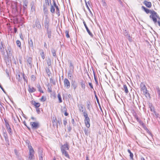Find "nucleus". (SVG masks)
<instances>
[{
	"instance_id": "nucleus-1",
	"label": "nucleus",
	"mask_w": 160,
	"mask_h": 160,
	"mask_svg": "<svg viewBox=\"0 0 160 160\" xmlns=\"http://www.w3.org/2000/svg\"><path fill=\"white\" fill-rule=\"evenodd\" d=\"M141 93L144 95L148 99L150 98V94L145 85L142 83H141Z\"/></svg>"
},
{
	"instance_id": "nucleus-2",
	"label": "nucleus",
	"mask_w": 160,
	"mask_h": 160,
	"mask_svg": "<svg viewBox=\"0 0 160 160\" xmlns=\"http://www.w3.org/2000/svg\"><path fill=\"white\" fill-rule=\"evenodd\" d=\"M69 149V146L67 143L64 144L62 145L61 147V149L62 155L68 158H69V154L66 151V150H68Z\"/></svg>"
},
{
	"instance_id": "nucleus-3",
	"label": "nucleus",
	"mask_w": 160,
	"mask_h": 160,
	"mask_svg": "<svg viewBox=\"0 0 160 160\" xmlns=\"http://www.w3.org/2000/svg\"><path fill=\"white\" fill-rule=\"evenodd\" d=\"M151 15L150 16V18L152 19L155 23L157 22V18H159L157 13L154 11L152 10L150 13Z\"/></svg>"
},
{
	"instance_id": "nucleus-4",
	"label": "nucleus",
	"mask_w": 160,
	"mask_h": 160,
	"mask_svg": "<svg viewBox=\"0 0 160 160\" xmlns=\"http://www.w3.org/2000/svg\"><path fill=\"white\" fill-rule=\"evenodd\" d=\"M33 28L35 27L37 28L39 30L41 29L42 28L40 22L38 19H37L35 20V23L33 24L32 26Z\"/></svg>"
},
{
	"instance_id": "nucleus-5",
	"label": "nucleus",
	"mask_w": 160,
	"mask_h": 160,
	"mask_svg": "<svg viewBox=\"0 0 160 160\" xmlns=\"http://www.w3.org/2000/svg\"><path fill=\"white\" fill-rule=\"evenodd\" d=\"M32 129H36L39 128L40 126L38 122H31L30 123Z\"/></svg>"
},
{
	"instance_id": "nucleus-6",
	"label": "nucleus",
	"mask_w": 160,
	"mask_h": 160,
	"mask_svg": "<svg viewBox=\"0 0 160 160\" xmlns=\"http://www.w3.org/2000/svg\"><path fill=\"white\" fill-rule=\"evenodd\" d=\"M5 49L6 48L5 44L1 42L0 44V51L3 55H4L5 53Z\"/></svg>"
},
{
	"instance_id": "nucleus-7",
	"label": "nucleus",
	"mask_w": 160,
	"mask_h": 160,
	"mask_svg": "<svg viewBox=\"0 0 160 160\" xmlns=\"http://www.w3.org/2000/svg\"><path fill=\"white\" fill-rule=\"evenodd\" d=\"M64 86L67 89H69L70 87V83L69 80L66 78H65L64 80Z\"/></svg>"
},
{
	"instance_id": "nucleus-8",
	"label": "nucleus",
	"mask_w": 160,
	"mask_h": 160,
	"mask_svg": "<svg viewBox=\"0 0 160 160\" xmlns=\"http://www.w3.org/2000/svg\"><path fill=\"white\" fill-rule=\"evenodd\" d=\"M45 27L47 29H49V20L47 16L45 18L44 22Z\"/></svg>"
},
{
	"instance_id": "nucleus-9",
	"label": "nucleus",
	"mask_w": 160,
	"mask_h": 160,
	"mask_svg": "<svg viewBox=\"0 0 160 160\" xmlns=\"http://www.w3.org/2000/svg\"><path fill=\"white\" fill-rule=\"evenodd\" d=\"M141 124L142 127L147 132L150 136H152V134L149 130L147 128V126L143 122H141Z\"/></svg>"
},
{
	"instance_id": "nucleus-10",
	"label": "nucleus",
	"mask_w": 160,
	"mask_h": 160,
	"mask_svg": "<svg viewBox=\"0 0 160 160\" xmlns=\"http://www.w3.org/2000/svg\"><path fill=\"white\" fill-rule=\"evenodd\" d=\"M11 49V48L10 46L8 47L7 49H5V51L7 52V55L8 56H12Z\"/></svg>"
},
{
	"instance_id": "nucleus-11",
	"label": "nucleus",
	"mask_w": 160,
	"mask_h": 160,
	"mask_svg": "<svg viewBox=\"0 0 160 160\" xmlns=\"http://www.w3.org/2000/svg\"><path fill=\"white\" fill-rule=\"evenodd\" d=\"M3 135L4 137L6 143L8 145H9V141L6 132H4L3 133Z\"/></svg>"
},
{
	"instance_id": "nucleus-12",
	"label": "nucleus",
	"mask_w": 160,
	"mask_h": 160,
	"mask_svg": "<svg viewBox=\"0 0 160 160\" xmlns=\"http://www.w3.org/2000/svg\"><path fill=\"white\" fill-rule=\"evenodd\" d=\"M83 23L84 25V26L85 27V28L86 29V30L87 32H88V34L90 35V36L92 37H93V35L92 34V33L90 32L89 30V29L88 28V27L85 22L84 21H83Z\"/></svg>"
},
{
	"instance_id": "nucleus-13",
	"label": "nucleus",
	"mask_w": 160,
	"mask_h": 160,
	"mask_svg": "<svg viewBox=\"0 0 160 160\" xmlns=\"http://www.w3.org/2000/svg\"><path fill=\"white\" fill-rule=\"evenodd\" d=\"M28 47L30 49H33V44L32 40L31 39L28 40Z\"/></svg>"
},
{
	"instance_id": "nucleus-14",
	"label": "nucleus",
	"mask_w": 160,
	"mask_h": 160,
	"mask_svg": "<svg viewBox=\"0 0 160 160\" xmlns=\"http://www.w3.org/2000/svg\"><path fill=\"white\" fill-rule=\"evenodd\" d=\"M52 122L54 127L56 126L57 128H58V122L56 118H53L52 120Z\"/></svg>"
},
{
	"instance_id": "nucleus-15",
	"label": "nucleus",
	"mask_w": 160,
	"mask_h": 160,
	"mask_svg": "<svg viewBox=\"0 0 160 160\" xmlns=\"http://www.w3.org/2000/svg\"><path fill=\"white\" fill-rule=\"evenodd\" d=\"M74 71L72 70H69L68 72V77L69 79H72L73 75L72 73Z\"/></svg>"
},
{
	"instance_id": "nucleus-16",
	"label": "nucleus",
	"mask_w": 160,
	"mask_h": 160,
	"mask_svg": "<svg viewBox=\"0 0 160 160\" xmlns=\"http://www.w3.org/2000/svg\"><path fill=\"white\" fill-rule=\"evenodd\" d=\"M39 156V160H43V151L42 150L40 149L38 150Z\"/></svg>"
},
{
	"instance_id": "nucleus-17",
	"label": "nucleus",
	"mask_w": 160,
	"mask_h": 160,
	"mask_svg": "<svg viewBox=\"0 0 160 160\" xmlns=\"http://www.w3.org/2000/svg\"><path fill=\"white\" fill-rule=\"evenodd\" d=\"M143 3L148 8H150L152 6V3L150 2H148L146 0H144Z\"/></svg>"
},
{
	"instance_id": "nucleus-18",
	"label": "nucleus",
	"mask_w": 160,
	"mask_h": 160,
	"mask_svg": "<svg viewBox=\"0 0 160 160\" xmlns=\"http://www.w3.org/2000/svg\"><path fill=\"white\" fill-rule=\"evenodd\" d=\"M23 10L24 12H25L27 8V5L28 3V2L27 0H25L23 2Z\"/></svg>"
},
{
	"instance_id": "nucleus-19",
	"label": "nucleus",
	"mask_w": 160,
	"mask_h": 160,
	"mask_svg": "<svg viewBox=\"0 0 160 160\" xmlns=\"http://www.w3.org/2000/svg\"><path fill=\"white\" fill-rule=\"evenodd\" d=\"M32 58L29 57L27 60V62L28 64V65L30 67H32Z\"/></svg>"
},
{
	"instance_id": "nucleus-20",
	"label": "nucleus",
	"mask_w": 160,
	"mask_h": 160,
	"mask_svg": "<svg viewBox=\"0 0 160 160\" xmlns=\"http://www.w3.org/2000/svg\"><path fill=\"white\" fill-rule=\"evenodd\" d=\"M142 9L147 14L150 13L152 11V10H151L143 6L142 7Z\"/></svg>"
},
{
	"instance_id": "nucleus-21",
	"label": "nucleus",
	"mask_w": 160,
	"mask_h": 160,
	"mask_svg": "<svg viewBox=\"0 0 160 160\" xmlns=\"http://www.w3.org/2000/svg\"><path fill=\"white\" fill-rule=\"evenodd\" d=\"M71 86L74 90H75L77 87V84L75 81H72L71 82Z\"/></svg>"
},
{
	"instance_id": "nucleus-22",
	"label": "nucleus",
	"mask_w": 160,
	"mask_h": 160,
	"mask_svg": "<svg viewBox=\"0 0 160 160\" xmlns=\"http://www.w3.org/2000/svg\"><path fill=\"white\" fill-rule=\"evenodd\" d=\"M32 104L37 108L39 107L40 105V103L36 102L34 101H32Z\"/></svg>"
},
{
	"instance_id": "nucleus-23",
	"label": "nucleus",
	"mask_w": 160,
	"mask_h": 160,
	"mask_svg": "<svg viewBox=\"0 0 160 160\" xmlns=\"http://www.w3.org/2000/svg\"><path fill=\"white\" fill-rule=\"evenodd\" d=\"M28 91L30 93H32L36 91V89L34 88L29 86Z\"/></svg>"
},
{
	"instance_id": "nucleus-24",
	"label": "nucleus",
	"mask_w": 160,
	"mask_h": 160,
	"mask_svg": "<svg viewBox=\"0 0 160 160\" xmlns=\"http://www.w3.org/2000/svg\"><path fill=\"white\" fill-rule=\"evenodd\" d=\"M46 34L47 35L48 38H51L52 37L51 31L49 29H47Z\"/></svg>"
},
{
	"instance_id": "nucleus-25",
	"label": "nucleus",
	"mask_w": 160,
	"mask_h": 160,
	"mask_svg": "<svg viewBox=\"0 0 160 160\" xmlns=\"http://www.w3.org/2000/svg\"><path fill=\"white\" fill-rule=\"evenodd\" d=\"M78 107L79 109V110L80 112H83L84 111L83 109V105L82 104H79L78 105Z\"/></svg>"
},
{
	"instance_id": "nucleus-26",
	"label": "nucleus",
	"mask_w": 160,
	"mask_h": 160,
	"mask_svg": "<svg viewBox=\"0 0 160 160\" xmlns=\"http://www.w3.org/2000/svg\"><path fill=\"white\" fill-rule=\"evenodd\" d=\"M80 85H81V87H82V88L83 89H84L85 88V81H84L82 80L80 82Z\"/></svg>"
},
{
	"instance_id": "nucleus-27",
	"label": "nucleus",
	"mask_w": 160,
	"mask_h": 160,
	"mask_svg": "<svg viewBox=\"0 0 160 160\" xmlns=\"http://www.w3.org/2000/svg\"><path fill=\"white\" fill-rule=\"evenodd\" d=\"M122 89L124 91L126 94H127L128 92V88L126 85H123V88H122Z\"/></svg>"
},
{
	"instance_id": "nucleus-28",
	"label": "nucleus",
	"mask_w": 160,
	"mask_h": 160,
	"mask_svg": "<svg viewBox=\"0 0 160 160\" xmlns=\"http://www.w3.org/2000/svg\"><path fill=\"white\" fill-rule=\"evenodd\" d=\"M87 108L88 110L90 111L91 109L90 108V106L91 105V103L89 101H88L86 102Z\"/></svg>"
},
{
	"instance_id": "nucleus-29",
	"label": "nucleus",
	"mask_w": 160,
	"mask_h": 160,
	"mask_svg": "<svg viewBox=\"0 0 160 160\" xmlns=\"http://www.w3.org/2000/svg\"><path fill=\"white\" fill-rule=\"evenodd\" d=\"M51 8H50V12L52 13H54L55 12V7L54 6L52 5V4H51Z\"/></svg>"
},
{
	"instance_id": "nucleus-30",
	"label": "nucleus",
	"mask_w": 160,
	"mask_h": 160,
	"mask_svg": "<svg viewBox=\"0 0 160 160\" xmlns=\"http://www.w3.org/2000/svg\"><path fill=\"white\" fill-rule=\"evenodd\" d=\"M47 64L48 66H51V60L50 58H48L47 60Z\"/></svg>"
},
{
	"instance_id": "nucleus-31",
	"label": "nucleus",
	"mask_w": 160,
	"mask_h": 160,
	"mask_svg": "<svg viewBox=\"0 0 160 160\" xmlns=\"http://www.w3.org/2000/svg\"><path fill=\"white\" fill-rule=\"evenodd\" d=\"M70 65H69V68L70 70H72L74 71V66L72 64V63L71 62H69Z\"/></svg>"
},
{
	"instance_id": "nucleus-32",
	"label": "nucleus",
	"mask_w": 160,
	"mask_h": 160,
	"mask_svg": "<svg viewBox=\"0 0 160 160\" xmlns=\"http://www.w3.org/2000/svg\"><path fill=\"white\" fill-rule=\"evenodd\" d=\"M56 8V14H57L58 16H59L60 14V10L58 6L55 7Z\"/></svg>"
},
{
	"instance_id": "nucleus-33",
	"label": "nucleus",
	"mask_w": 160,
	"mask_h": 160,
	"mask_svg": "<svg viewBox=\"0 0 160 160\" xmlns=\"http://www.w3.org/2000/svg\"><path fill=\"white\" fill-rule=\"evenodd\" d=\"M90 121H84L86 127L87 128H89L90 127Z\"/></svg>"
},
{
	"instance_id": "nucleus-34",
	"label": "nucleus",
	"mask_w": 160,
	"mask_h": 160,
	"mask_svg": "<svg viewBox=\"0 0 160 160\" xmlns=\"http://www.w3.org/2000/svg\"><path fill=\"white\" fill-rule=\"evenodd\" d=\"M45 3L46 6H49L51 4V0H45Z\"/></svg>"
},
{
	"instance_id": "nucleus-35",
	"label": "nucleus",
	"mask_w": 160,
	"mask_h": 160,
	"mask_svg": "<svg viewBox=\"0 0 160 160\" xmlns=\"http://www.w3.org/2000/svg\"><path fill=\"white\" fill-rule=\"evenodd\" d=\"M37 88H38V91L39 92H40L41 93H43V92L42 89V88L39 85H37Z\"/></svg>"
},
{
	"instance_id": "nucleus-36",
	"label": "nucleus",
	"mask_w": 160,
	"mask_h": 160,
	"mask_svg": "<svg viewBox=\"0 0 160 160\" xmlns=\"http://www.w3.org/2000/svg\"><path fill=\"white\" fill-rule=\"evenodd\" d=\"M58 97L59 100V102L61 103L62 102V99L61 95L60 93H58Z\"/></svg>"
},
{
	"instance_id": "nucleus-37",
	"label": "nucleus",
	"mask_w": 160,
	"mask_h": 160,
	"mask_svg": "<svg viewBox=\"0 0 160 160\" xmlns=\"http://www.w3.org/2000/svg\"><path fill=\"white\" fill-rule=\"evenodd\" d=\"M51 52L53 56L56 57V51L53 48H52L51 49Z\"/></svg>"
},
{
	"instance_id": "nucleus-38",
	"label": "nucleus",
	"mask_w": 160,
	"mask_h": 160,
	"mask_svg": "<svg viewBox=\"0 0 160 160\" xmlns=\"http://www.w3.org/2000/svg\"><path fill=\"white\" fill-rule=\"evenodd\" d=\"M16 44L18 47L20 48L21 49L22 48L21 43L20 41L19 40H17L16 41Z\"/></svg>"
},
{
	"instance_id": "nucleus-39",
	"label": "nucleus",
	"mask_w": 160,
	"mask_h": 160,
	"mask_svg": "<svg viewBox=\"0 0 160 160\" xmlns=\"http://www.w3.org/2000/svg\"><path fill=\"white\" fill-rule=\"evenodd\" d=\"M84 132L86 136H88L89 135L88 129V128H84Z\"/></svg>"
},
{
	"instance_id": "nucleus-40",
	"label": "nucleus",
	"mask_w": 160,
	"mask_h": 160,
	"mask_svg": "<svg viewBox=\"0 0 160 160\" xmlns=\"http://www.w3.org/2000/svg\"><path fill=\"white\" fill-rule=\"evenodd\" d=\"M47 87H48V92H52V86H49V84H48L47 85Z\"/></svg>"
},
{
	"instance_id": "nucleus-41",
	"label": "nucleus",
	"mask_w": 160,
	"mask_h": 160,
	"mask_svg": "<svg viewBox=\"0 0 160 160\" xmlns=\"http://www.w3.org/2000/svg\"><path fill=\"white\" fill-rule=\"evenodd\" d=\"M83 115L84 116L85 118L88 117L87 111L86 109L85 110L84 112H83Z\"/></svg>"
},
{
	"instance_id": "nucleus-42",
	"label": "nucleus",
	"mask_w": 160,
	"mask_h": 160,
	"mask_svg": "<svg viewBox=\"0 0 160 160\" xmlns=\"http://www.w3.org/2000/svg\"><path fill=\"white\" fill-rule=\"evenodd\" d=\"M86 6L87 7V8H88V10H89L91 15L92 16H93V14L92 13V12L90 10L89 7L88 6V4L87 3V2H86Z\"/></svg>"
},
{
	"instance_id": "nucleus-43",
	"label": "nucleus",
	"mask_w": 160,
	"mask_h": 160,
	"mask_svg": "<svg viewBox=\"0 0 160 160\" xmlns=\"http://www.w3.org/2000/svg\"><path fill=\"white\" fill-rule=\"evenodd\" d=\"M128 153H130V156L131 158V159H132L133 158V153L132 152H131V151L129 149H128Z\"/></svg>"
},
{
	"instance_id": "nucleus-44",
	"label": "nucleus",
	"mask_w": 160,
	"mask_h": 160,
	"mask_svg": "<svg viewBox=\"0 0 160 160\" xmlns=\"http://www.w3.org/2000/svg\"><path fill=\"white\" fill-rule=\"evenodd\" d=\"M46 72L48 76L49 77L50 75L51 74V73L50 71V70L49 68H47L46 70Z\"/></svg>"
},
{
	"instance_id": "nucleus-45",
	"label": "nucleus",
	"mask_w": 160,
	"mask_h": 160,
	"mask_svg": "<svg viewBox=\"0 0 160 160\" xmlns=\"http://www.w3.org/2000/svg\"><path fill=\"white\" fill-rule=\"evenodd\" d=\"M7 130L10 135L11 136L12 134V131L11 128H9L7 129Z\"/></svg>"
},
{
	"instance_id": "nucleus-46",
	"label": "nucleus",
	"mask_w": 160,
	"mask_h": 160,
	"mask_svg": "<svg viewBox=\"0 0 160 160\" xmlns=\"http://www.w3.org/2000/svg\"><path fill=\"white\" fill-rule=\"evenodd\" d=\"M50 81L51 83H52L53 85H55L56 84V82L55 80L52 78H50Z\"/></svg>"
},
{
	"instance_id": "nucleus-47",
	"label": "nucleus",
	"mask_w": 160,
	"mask_h": 160,
	"mask_svg": "<svg viewBox=\"0 0 160 160\" xmlns=\"http://www.w3.org/2000/svg\"><path fill=\"white\" fill-rule=\"evenodd\" d=\"M23 79L24 81L27 82V77L25 75V74H23Z\"/></svg>"
},
{
	"instance_id": "nucleus-48",
	"label": "nucleus",
	"mask_w": 160,
	"mask_h": 160,
	"mask_svg": "<svg viewBox=\"0 0 160 160\" xmlns=\"http://www.w3.org/2000/svg\"><path fill=\"white\" fill-rule=\"evenodd\" d=\"M5 125H6V128H7V129H8L9 128H10V125L6 121H5Z\"/></svg>"
},
{
	"instance_id": "nucleus-49",
	"label": "nucleus",
	"mask_w": 160,
	"mask_h": 160,
	"mask_svg": "<svg viewBox=\"0 0 160 160\" xmlns=\"http://www.w3.org/2000/svg\"><path fill=\"white\" fill-rule=\"evenodd\" d=\"M65 33L66 34V36L67 38H69L70 36L69 34V31L68 30H66L65 31Z\"/></svg>"
},
{
	"instance_id": "nucleus-50",
	"label": "nucleus",
	"mask_w": 160,
	"mask_h": 160,
	"mask_svg": "<svg viewBox=\"0 0 160 160\" xmlns=\"http://www.w3.org/2000/svg\"><path fill=\"white\" fill-rule=\"evenodd\" d=\"M29 151L30 154H31H31H33L34 153V151L33 148L29 149Z\"/></svg>"
},
{
	"instance_id": "nucleus-51",
	"label": "nucleus",
	"mask_w": 160,
	"mask_h": 160,
	"mask_svg": "<svg viewBox=\"0 0 160 160\" xmlns=\"http://www.w3.org/2000/svg\"><path fill=\"white\" fill-rule=\"evenodd\" d=\"M40 55H41L42 58L43 59H44L45 58V55L44 54V52L42 51V52L40 53Z\"/></svg>"
},
{
	"instance_id": "nucleus-52",
	"label": "nucleus",
	"mask_w": 160,
	"mask_h": 160,
	"mask_svg": "<svg viewBox=\"0 0 160 160\" xmlns=\"http://www.w3.org/2000/svg\"><path fill=\"white\" fill-rule=\"evenodd\" d=\"M124 35L126 36L127 37L128 36H129V35L128 34V32L126 30H125L123 32Z\"/></svg>"
},
{
	"instance_id": "nucleus-53",
	"label": "nucleus",
	"mask_w": 160,
	"mask_h": 160,
	"mask_svg": "<svg viewBox=\"0 0 160 160\" xmlns=\"http://www.w3.org/2000/svg\"><path fill=\"white\" fill-rule=\"evenodd\" d=\"M31 79L33 81H35L36 79V77L33 75H32L31 77Z\"/></svg>"
},
{
	"instance_id": "nucleus-54",
	"label": "nucleus",
	"mask_w": 160,
	"mask_h": 160,
	"mask_svg": "<svg viewBox=\"0 0 160 160\" xmlns=\"http://www.w3.org/2000/svg\"><path fill=\"white\" fill-rule=\"evenodd\" d=\"M127 38H128L129 41L130 42H131L132 41V37H131L130 36V35H129V36H128V37H126Z\"/></svg>"
},
{
	"instance_id": "nucleus-55",
	"label": "nucleus",
	"mask_w": 160,
	"mask_h": 160,
	"mask_svg": "<svg viewBox=\"0 0 160 160\" xmlns=\"http://www.w3.org/2000/svg\"><path fill=\"white\" fill-rule=\"evenodd\" d=\"M40 100L42 102L45 101L46 100V98H44L43 96H42Z\"/></svg>"
},
{
	"instance_id": "nucleus-56",
	"label": "nucleus",
	"mask_w": 160,
	"mask_h": 160,
	"mask_svg": "<svg viewBox=\"0 0 160 160\" xmlns=\"http://www.w3.org/2000/svg\"><path fill=\"white\" fill-rule=\"evenodd\" d=\"M135 118L136 119V120H137V121L140 123V121L139 119V118L138 117L137 115L135 116Z\"/></svg>"
},
{
	"instance_id": "nucleus-57",
	"label": "nucleus",
	"mask_w": 160,
	"mask_h": 160,
	"mask_svg": "<svg viewBox=\"0 0 160 160\" xmlns=\"http://www.w3.org/2000/svg\"><path fill=\"white\" fill-rule=\"evenodd\" d=\"M95 97L96 98V100H97V103H98V104H99V99L98 97V96H97V95H96V94H95Z\"/></svg>"
},
{
	"instance_id": "nucleus-58",
	"label": "nucleus",
	"mask_w": 160,
	"mask_h": 160,
	"mask_svg": "<svg viewBox=\"0 0 160 160\" xmlns=\"http://www.w3.org/2000/svg\"><path fill=\"white\" fill-rule=\"evenodd\" d=\"M0 88L2 89V90L3 91L4 93H6V91L4 90V88H3L1 84H0Z\"/></svg>"
},
{
	"instance_id": "nucleus-59",
	"label": "nucleus",
	"mask_w": 160,
	"mask_h": 160,
	"mask_svg": "<svg viewBox=\"0 0 160 160\" xmlns=\"http://www.w3.org/2000/svg\"><path fill=\"white\" fill-rule=\"evenodd\" d=\"M52 1H53V6H54V7H56L57 6H58L57 5V4H56V3L55 1V0H52Z\"/></svg>"
},
{
	"instance_id": "nucleus-60",
	"label": "nucleus",
	"mask_w": 160,
	"mask_h": 160,
	"mask_svg": "<svg viewBox=\"0 0 160 160\" xmlns=\"http://www.w3.org/2000/svg\"><path fill=\"white\" fill-rule=\"evenodd\" d=\"M36 111H37V112L38 114H39L40 113V110L39 108H37L36 109Z\"/></svg>"
},
{
	"instance_id": "nucleus-61",
	"label": "nucleus",
	"mask_w": 160,
	"mask_h": 160,
	"mask_svg": "<svg viewBox=\"0 0 160 160\" xmlns=\"http://www.w3.org/2000/svg\"><path fill=\"white\" fill-rule=\"evenodd\" d=\"M90 121V118L89 117H88L87 118H86L84 120V121Z\"/></svg>"
},
{
	"instance_id": "nucleus-62",
	"label": "nucleus",
	"mask_w": 160,
	"mask_h": 160,
	"mask_svg": "<svg viewBox=\"0 0 160 160\" xmlns=\"http://www.w3.org/2000/svg\"><path fill=\"white\" fill-rule=\"evenodd\" d=\"M33 156V154H31H31H29V156L28 157L29 159H32V156Z\"/></svg>"
},
{
	"instance_id": "nucleus-63",
	"label": "nucleus",
	"mask_w": 160,
	"mask_h": 160,
	"mask_svg": "<svg viewBox=\"0 0 160 160\" xmlns=\"http://www.w3.org/2000/svg\"><path fill=\"white\" fill-rule=\"evenodd\" d=\"M67 123V121L66 119H65L63 120V124L64 126H66Z\"/></svg>"
},
{
	"instance_id": "nucleus-64",
	"label": "nucleus",
	"mask_w": 160,
	"mask_h": 160,
	"mask_svg": "<svg viewBox=\"0 0 160 160\" xmlns=\"http://www.w3.org/2000/svg\"><path fill=\"white\" fill-rule=\"evenodd\" d=\"M88 84L91 88H93V85L92 83L89 82Z\"/></svg>"
}]
</instances>
